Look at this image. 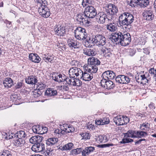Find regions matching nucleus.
I'll return each mask as SVG.
<instances>
[{
	"label": "nucleus",
	"mask_w": 156,
	"mask_h": 156,
	"mask_svg": "<svg viewBox=\"0 0 156 156\" xmlns=\"http://www.w3.org/2000/svg\"><path fill=\"white\" fill-rule=\"evenodd\" d=\"M36 2L41 4L38 11L43 17L47 18L50 15L49 9L47 6V2L46 0H36Z\"/></svg>",
	"instance_id": "1"
},
{
	"label": "nucleus",
	"mask_w": 156,
	"mask_h": 156,
	"mask_svg": "<svg viewBox=\"0 0 156 156\" xmlns=\"http://www.w3.org/2000/svg\"><path fill=\"white\" fill-rule=\"evenodd\" d=\"M58 140L56 138H50L46 140L47 150L46 151V155H51L53 151V148L57 146Z\"/></svg>",
	"instance_id": "2"
},
{
	"label": "nucleus",
	"mask_w": 156,
	"mask_h": 156,
	"mask_svg": "<svg viewBox=\"0 0 156 156\" xmlns=\"http://www.w3.org/2000/svg\"><path fill=\"white\" fill-rule=\"evenodd\" d=\"M94 150V147H86L83 150L81 148H79L73 149L71 151V153L73 155H76L81 153L82 156H86L88 155Z\"/></svg>",
	"instance_id": "3"
},
{
	"label": "nucleus",
	"mask_w": 156,
	"mask_h": 156,
	"mask_svg": "<svg viewBox=\"0 0 156 156\" xmlns=\"http://www.w3.org/2000/svg\"><path fill=\"white\" fill-rule=\"evenodd\" d=\"M105 11L109 16V18L112 19V16L116 14L118 10L117 6L114 4H109L105 7Z\"/></svg>",
	"instance_id": "4"
},
{
	"label": "nucleus",
	"mask_w": 156,
	"mask_h": 156,
	"mask_svg": "<svg viewBox=\"0 0 156 156\" xmlns=\"http://www.w3.org/2000/svg\"><path fill=\"white\" fill-rule=\"evenodd\" d=\"M84 12L87 18H93L97 15L96 9L92 6H87Z\"/></svg>",
	"instance_id": "5"
},
{
	"label": "nucleus",
	"mask_w": 156,
	"mask_h": 156,
	"mask_svg": "<svg viewBox=\"0 0 156 156\" xmlns=\"http://www.w3.org/2000/svg\"><path fill=\"white\" fill-rule=\"evenodd\" d=\"M113 120L116 125L119 126L126 124L129 122V120L126 116H122L121 118L120 116H119L114 117Z\"/></svg>",
	"instance_id": "6"
},
{
	"label": "nucleus",
	"mask_w": 156,
	"mask_h": 156,
	"mask_svg": "<svg viewBox=\"0 0 156 156\" xmlns=\"http://www.w3.org/2000/svg\"><path fill=\"white\" fill-rule=\"evenodd\" d=\"M96 16V21L99 23L103 24L105 22L106 20H110L111 19L109 18L110 16L108 14L107 15L104 12H99Z\"/></svg>",
	"instance_id": "7"
},
{
	"label": "nucleus",
	"mask_w": 156,
	"mask_h": 156,
	"mask_svg": "<svg viewBox=\"0 0 156 156\" xmlns=\"http://www.w3.org/2000/svg\"><path fill=\"white\" fill-rule=\"evenodd\" d=\"M82 70L79 68L77 67H73L70 68L69 70V77L71 78H74L75 76L78 77L80 78Z\"/></svg>",
	"instance_id": "8"
},
{
	"label": "nucleus",
	"mask_w": 156,
	"mask_h": 156,
	"mask_svg": "<svg viewBox=\"0 0 156 156\" xmlns=\"http://www.w3.org/2000/svg\"><path fill=\"white\" fill-rule=\"evenodd\" d=\"M94 43L97 45L104 46L106 43L105 37L101 34H97L94 36Z\"/></svg>",
	"instance_id": "9"
},
{
	"label": "nucleus",
	"mask_w": 156,
	"mask_h": 156,
	"mask_svg": "<svg viewBox=\"0 0 156 156\" xmlns=\"http://www.w3.org/2000/svg\"><path fill=\"white\" fill-rule=\"evenodd\" d=\"M131 0L129 3L130 5L134 7L135 4H136L141 8H145L148 5L149 2L148 0Z\"/></svg>",
	"instance_id": "10"
},
{
	"label": "nucleus",
	"mask_w": 156,
	"mask_h": 156,
	"mask_svg": "<svg viewBox=\"0 0 156 156\" xmlns=\"http://www.w3.org/2000/svg\"><path fill=\"white\" fill-rule=\"evenodd\" d=\"M87 19L84 12L77 14L76 18V20L81 25L89 23V22L88 21Z\"/></svg>",
	"instance_id": "11"
},
{
	"label": "nucleus",
	"mask_w": 156,
	"mask_h": 156,
	"mask_svg": "<svg viewBox=\"0 0 156 156\" xmlns=\"http://www.w3.org/2000/svg\"><path fill=\"white\" fill-rule=\"evenodd\" d=\"M123 34L119 31L113 33L111 34L112 41L113 42H117L121 44L122 42Z\"/></svg>",
	"instance_id": "12"
},
{
	"label": "nucleus",
	"mask_w": 156,
	"mask_h": 156,
	"mask_svg": "<svg viewBox=\"0 0 156 156\" xmlns=\"http://www.w3.org/2000/svg\"><path fill=\"white\" fill-rule=\"evenodd\" d=\"M127 16V15H126L125 13L124 12L121 14L119 17V23L123 28L124 27L126 28L127 27L129 26L126 18Z\"/></svg>",
	"instance_id": "13"
},
{
	"label": "nucleus",
	"mask_w": 156,
	"mask_h": 156,
	"mask_svg": "<svg viewBox=\"0 0 156 156\" xmlns=\"http://www.w3.org/2000/svg\"><path fill=\"white\" fill-rule=\"evenodd\" d=\"M142 15L144 19L147 21L152 20L154 18L153 12L151 9H146Z\"/></svg>",
	"instance_id": "14"
},
{
	"label": "nucleus",
	"mask_w": 156,
	"mask_h": 156,
	"mask_svg": "<svg viewBox=\"0 0 156 156\" xmlns=\"http://www.w3.org/2000/svg\"><path fill=\"white\" fill-rule=\"evenodd\" d=\"M31 149L36 152L44 151L45 150V145L41 142L37 143L33 145Z\"/></svg>",
	"instance_id": "15"
},
{
	"label": "nucleus",
	"mask_w": 156,
	"mask_h": 156,
	"mask_svg": "<svg viewBox=\"0 0 156 156\" xmlns=\"http://www.w3.org/2000/svg\"><path fill=\"white\" fill-rule=\"evenodd\" d=\"M101 83L102 87L108 90L113 88L115 87V84L111 80L107 81L106 79H103Z\"/></svg>",
	"instance_id": "16"
},
{
	"label": "nucleus",
	"mask_w": 156,
	"mask_h": 156,
	"mask_svg": "<svg viewBox=\"0 0 156 156\" xmlns=\"http://www.w3.org/2000/svg\"><path fill=\"white\" fill-rule=\"evenodd\" d=\"M83 67L87 71L92 74L96 73L98 70L97 66L88 64V63L87 64L84 65Z\"/></svg>",
	"instance_id": "17"
},
{
	"label": "nucleus",
	"mask_w": 156,
	"mask_h": 156,
	"mask_svg": "<svg viewBox=\"0 0 156 156\" xmlns=\"http://www.w3.org/2000/svg\"><path fill=\"white\" fill-rule=\"evenodd\" d=\"M136 80L138 83L143 84H145L148 83L149 79H150V77H146L145 75H138L135 77Z\"/></svg>",
	"instance_id": "18"
},
{
	"label": "nucleus",
	"mask_w": 156,
	"mask_h": 156,
	"mask_svg": "<svg viewBox=\"0 0 156 156\" xmlns=\"http://www.w3.org/2000/svg\"><path fill=\"white\" fill-rule=\"evenodd\" d=\"M123 37L122 39V42L121 44L123 46L128 45L131 41V38L129 33H126V34H123Z\"/></svg>",
	"instance_id": "19"
},
{
	"label": "nucleus",
	"mask_w": 156,
	"mask_h": 156,
	"mask_svg": "<svg viewBox=\"0 0 156 156\" xmlns=\"http://www.w3.org/2000/svg\"><path fill=\"white\" fill-rule=\"evenodd\" d=\"M68 44L69 47L72 49L78 48L79 47V42L75 39H68Z\"/></svg>",
	"instance_id": "20"
},
{
	"label": "nucleus",
	"mask_w": 156,
	"mask_h": 156,
	"mask_svg": "<svg viewBox=\"0 0 156 156\" xmlns=\"http://www.w3.org/2000/svg\"><path fill=\"white\" fill-rule=\"evenodd\" d=\"M93 78V74L90 73L82 71L80 78H82L85 81H90Z\"/></svg>",
	"instance_id": "21"
},
{
	"label": "nucleus",
	"mask_w": 156,
	"mask_h": 156,
	"mask_svg": "<svg viewBox=\"0 0 156 156\" xmlns=\"http://www.w3.org/2000/svg\"><path fill=\"white\" fill-rule=\"evenodd\" d=\"M43 137L42 136L37 135L33 136L30 138L29 140L31 144H34L38 143L41 142Z\"/></svg>",
	"instance_id": "22"
},
{
	"label": "nucleus",
	"mask_w": 156,
	"mask_h": 156,
	"mask_svg": "<svg viewBox=\"0 0 156 156\" xmlns=\"http://www.w3.org/2000/svg\"><path fill=\"white\" fill-rule=\"evenodd\" d=\"M101 53L105 57H110L112 56V54L111 53V50L110 48L104 47L101 51Z\"/></svg>",
	"instance_id": "23"
},
{
	"label": "nucleus",
	"mask_w": 156,
	"mask_h": 156,
	"mask_svg": "<svg viewBox=\"0 0 156 156\" xmlns=\"http://www.w3.org/2000/svg\"><path fill=\"white\" fill-rule=\"evenodd\" d=\"M88 63L97 66L100 64L101 62L98 58L92 57L88 59Z\"/></svg>",
	"instance_id": "24"
},
{
	"label": "nucleus",
	"mask_w": 156,
	"mask_h": 156,
	"mask_svg": "<svg viewBox=\"0 0 156 156\" xmlns=\"http://www.w3.org/2000/svg\"><path fill=\"white\" fill-rule=\"evenodd\" d=\"M56 34L60 36H63L66 33V30L63 27L59 26L54 29Z\"/></svg>",
	"instance_id": "25"
},
{
	"label": "nucleus",
	"mask_w": 156,
	"mask_h": 156,
	"mask_svg": "<svg viewBox=\"0 0 156 156\" xmlns=\"http://www.w3.org/2000/svg\"><path fill=\"white\" fill-rule=\"evenodd\" d=\"M106 28L110 32H114L117 30V25L115 23H111L106 25Z\"/></svg>",
	"instance_id": "26"
},
{
	"label": "nucleus",
	"mask_w": 156,
	"mask_h": 156,
	"mask_svg": "<svg viewBox=\"0 0 156 156\" xmlns=\"http://www.w3.org/2000/svg\"><path fill=\"white\" fill-rule=\"evenodd\" d=\"M52 77L55 81L58 82H61L63 81H65L62 74H60L58 75L57 73H52Z\"/></svg>",
	"instance_id": "27"
},
{
	"label": "nucleus",
	"mask_w": 156,
	"mask_h": 156,
	"mask_svg": "<svg viewBox=\"0 0 156 156\" xmlns=\"http://www.w3.org/2000/svg\"><path fill=\"white\" fill-rule=\"evenodd\" d=\"M29 57L30 60L35 63H38L40 61V58L37 54H30Z\"/></svg>",
	"instance_id": "28"
},
{
	"label": "nucleus",
	"mask_w": 156,
	"mask_h": 156,
	"mask_svg": "<svg viewBox=\"0 0 156 156\" xmlns=\"http://www.w3.org/2000/svg\"><path fill=\"white\" fill-rule=\"evenodd\" d=\"M83 51V53L88 56H94L96 54L95 49L85 48Z\"/></svg>",
	"instance_id": "29"
},
{
	"label": "nucleus",
	"mask_w": 156,
	"mask_h": 156,
	"mask_svg": "<svg viewBox=\"0 0 156 156\" xmlns=\"http://www.w3.org/2000/svg\"><path fill=\"white\" fill-rule=\"evenodd\" d=\"M13 143L15 146L17 147H21L25 144V141L23 139L18 138L14 140Z\"/></svg>",
	"instance_id": "30"
},
{
	"label": "nucleus",
	"mask_w": 156,
	"mask_h": 156,
	"mask_svg": "<svg viewBox=\"0 0 156 156\" xmlns=\"http://www.w3.org/2000/svg\"><path fill=\"white\" fill-rule=\"evenodd\" d=\"M3 84L5 87H10L13 85V81L10 78H7L3 81Z\"/></svg>",
	"instance_id": "31"
},
{
	"label": "nucleus",
	"mask_w": 156,
	"mask_h": 156,
	"mask_svg": "<svg viewBox=\"0 0 156 156\" xmlns=\"http://www.w3.org/2000/svg\"><path fill=\"white\" fill-rule=\"evenodd\" d=\"M57 92L56 90L52 88H48L45 93V95L48 97L54 96L56 95Z\"/></svg>",
	"instance_id": "32"
},
{
	"label": "nucleus",
	"mask_w": 156,
	"mask_h": 156,
	"mask_svg": "<svg viewBox=\"0 0 156 156\" xmlns=\"http://www.w3.org/2000/svg\"><path fill=\"white\" fill-rule=\"evenodd\" d=\"M26 82L28 84H34L37 82V79L33 76L28 77L25 80Z\"/></svg>",
	"instance_id": "33"
},
{
	"label": "nucleus",
	"mask_w": 156,
	"mask_h": 156,
	"mask_svg": "<svg viewBox=\"0 0 156 156\" xmlns=\"http://www.w3.org/2000/svg\"><path fill=\"white\" fill-rule=\"evenodd\" d=\"M77 32L78 31L79 34L82 35V36L84 37L85 39L87 38L86 32V30L84 28H83L81 27H77L75 30Z\"/></svg>",
	"instance_id": "34"
},
{
	"label": "nucleus",
	"mask_w": 156,
	"mask_h": 156,
	"mask_svg": "<svg viewBox=\"0 0 156 156\" xmlns=\"http://www.w3.org/2000/svg\"><path fill=\"white\" fill-rule=\"evenodd\" d=\"M147 135V132L140 130L136 131V138H141L144 137Z\"/></svg>",
	"instance_id": "35"
},
{
	"label": "nucleus",
	"mask_w": 156,
	"mask_h": 156,
	"mask_svg": "<svg viewBox=\"0 0 156 156\" xmlns=\"http://www.w3.org/2000/svg\"><path fill=\"white\" fill-rule=\"evenodd\" d=\"M124 136L125 137L136 138V131L129 130L126 133H125Z\"/></svg>",
	"instance_id": "36"
},
{
	"label": "nucleus",
	"mask_w": 156,
	"mask_h": 156,
	"mask_svg": "<svg viewBox=\"0 0 156 156\" xmlns=\"http://www.w3.org/2000/svg\"><path fill=\"white\" fill-rule=\"evenodd\" d=\"M32 130L34 133L40 134L44 133V132L42 131V127L38 126H34L32 127Z\"/></svg>",
	"instance_id": "37"
},
{
	"label": "nucleus",
	"mask_w": 156,
	"mask_h": 156,
	"mask_svg": "<svg viewBox=\"0 0 156 156\" xmlns=\"http://www.w3.org/2000/svg\"><path fill=\"white\" fill-rule=\"evenodd\" d=\"M150 124L147 122H145L141 124H140V129L143 131H145L146 132L147 130L150 129Z\"/></svg>",
	"instance_id": "38"
},
{
	"label": "nucleus",
	"mask_w": 156,
	"mask_h": 156,
	"mask_svg": "<svg viewBox=\"0 0 156 156\" xmlns=\"http://www.w3.org/2000/svg\"><path fill=\"white\" fill-rule=\"evenodd\" d=\"M94 40H95L94 39V36L92 37H87L86 43L87 42L89 44V45L87 46V47H90L92 46H94L95 44V43H94Z\"/></svg>",
	"instance_id": "39"
},
{
	"label": "nucleus",
	"mask_w": 156,
	"mask_h": 156,
	"mask_svg": "<svg viewBox=\"0 0 156 156\" xmlns=\"http://www.w3.org/2000/svg\"><path fill=\"white\" fill-rule=\"evenodd\" d=\"M125 13L126 15H127V16L126 18H127V20L128 21L129 23V25L132 23L133 21L134 20V18L133 15L129 12H125Z\"/></svg>",
	"instance_id": "40"
},
{
	"label": "nucleus",
	"mask_w": 156,
	"mask_h": 156,
	"mask_svg": "<svg viewBox=\"0 0 156 156\" xmlns=\"http://www.w3.org/2000/svg\"><path fill=\"white\" fill-rule=\"evenodd\" d=\"M54 57L52 56H51L48 54L44 55L43 56V59L46 62H52L53 60Z\"/></svg>",
	"instance_id": "41"
},
{
	"label": "nucleus",
	"mask_w": 156,
	"mask_h": 156,
	"mask_svg": "<svg viewBox=\"0 0 156 156\" xmlns=\"http://www.w3.org/2000/svg\"><path fill=\"white\" fill-rule=\"evenodd\" d=\"M26 136L25 133L23 131H18L16 133V137L18 138L23 139Z\"/></svg>",
	"instance_id": "42"
},
{
	"label": "nucleus",
	"mask_w": 156,
	"mask_h": 156,
	"mask_svg": "<svg viewBox=\"0 0 156 156\" xmlns=\"http://www.w3.org/2000/svg\"><path fill=\"white\" fill-rule=\"evenodd\" d=\"M73 144L72 143H69L67 144H65L62 147V150H71L73 147Z\"/></svg>",
	"instance_id": "43"
},
{
	"label": "nucleus",
	"mask_w": 156,
	"mask_h": 156,
	"mask_svg": "<svg viewBox=\"0 0 156 156\" xmlns=\"http://www.w3.org/2000/svg\"><path fill=\"white\" fill-rule=\"evenodd\" d=\"M93 2L92 0H83L82 2V5L83 7L87 6H91Z\"/></svg>",
	"instance_id": "44"
},
{
	"label": "nucleus",
	"mask_w": 156,
	"mask_h": 156,
	"mask_svg": "<svg viewBox=\"0 0 156 156\" xmlns=\"http://www.w3.org/2000/svg\"><path fill=\"white\" fill-rule=\"evenodd\" d=\"M41 91L39 90H35L32 92V95L34 98H37L42 94Z\"/></svg>",
	"instance_id": "45"
},
{
	"label": "nucleus",
	"mask_w": 156,
	"mask_h": 156,
	"mask_svg": "<svg viewBox=\"0 0 156 156\" xmlns=\"http://www.w3.org/2000/svg\"><path fill=\"white\" fill-rule=\"evenodd\" d=\"M90 134L89 133H83L81 134V136L82 137V139L85 140L89 139H90Z\"/></svg>",
	"instance_id": "46"
},
{
	"label": "nucleus",
	"mask_w": 156,
	"mask_h": 156,
	"mask_svg": "<svg viewBox=\"0 0 156 156\" xmlns=\"http://www.w3.org/2000/svg\"><path fill=\"white\" fill-rule=\"evenodd\" d=\"M149 73L156 79V69L154 67L151 68L148 70Z\"/></svg>",
	"instance_id": "47"
},
{
	"label": "nucleus",
	"mask_w": 156,
	"mask_h": 156,
	"mask_svg": "<svg viewBox=\"0 0 156 156\" xmlns=\"http://www.w3.org/2000/svg\"><path fill=\"white\" fill-rule=\"evenodd\" d=\"M123 75H120L118 76L115 78V81L117 82L123 84Z\"/></svg>",
	"instance_id": "48"
},
{
	"label": "nucleus",
	"mask_w": 156,
	"mask_h": 156,
	"mask_svg": "<svg viewBox=\"0 0 156 156\" xmlns=\"http://www.w3.org/2000/svg\"><path fill=\"white\" fill-rule=\"evenodd\" d=\"M78 32V31L76 32L75 31V37L76 38L79 40H83L85 39L82 36V35L79 34Z\"/></svg>",
	"instance_id": "49"
},
{
	"label": "nucleus",
	"mask_w": 156,
	"mask_h": 156,
	"mask_svg": "<svg viewBox=\"0 0 156 156\" xmlns=\"http://www.w3.org/2000/svg\"><path fill=\"white\" fill-rule=\"evenodd\" d=\"M72 79L73 80L71 84V85H73V86H79L80 85V83L78 84L77 83V82H78L79 83L80 82V81L79 80L75 78V77L74 78H72Z\"/></svg>",
	"instance_id": "50"
},
{
	"label": "nucleus",
	"mask_w": 156,
	"mask_h": 156,
	"mask_svg": "<svg viewBox=\"0 0 156 156\" xmlns=\"http://www.w3.org/2000/svg\"><path fill=\"white\" fill-rule=\"evenodd\" d=\"M133 141V140L132 139L125 138L123 139L122 141L120 142L121 144H126L128 143L129 142Z\"/></svg>",
	"instance_id": "51"
},
{
	"label": "nucleus",
	"mask_w": 156,
	"mask_h": 156,
	"mask_svg": "<svg viewBox=\"0 0 156 156\" xmlns=\"http://www.w3.org/2000/svg\"><path fill=\"white\" fill-rule=\"evenodd\" d=\"M63 77L64 80L66 81L67 84L69 85L71 84L73 80L72 78H70V77L69 78L68 77H66L65 76H64Z\"/></svg>",
	"instance_id": "52"
},
{
	"label": "nucleus",
	"mask_w": 156,
	"mask_h": 156,
	"mask_svg": "<svg viewBox=\"0 0 156 156\" xmlns=\"http://www.w3.org/2000/svg\"><path fill=\"white\" fill-rule=\"evenodd\" d=\"M111 72L110 70L105 71L102 74V76L103 77V79H106V80L108 79V76H109V73Z\"/></svg>",
	"instance_id": "53"
},
{
	"label": "nucleus",
	"mask_w": 156,
	"mask_h": 156,
	"mask_svg": "<svg viewBox=\"0 0 156 156\" xmlns=\"http://www.w3.org/2000/svg\"><path fill=\"white\" fill-rule=\"evenodd\" d=\"M101 121H102V125L108 124L110 122L109 118L106 117L101 119Z\"/></svg>",
	"instance_id": "54"
},
{
	"label": "nucleus",
	"mask_w": 156,
	"mask_h": 156,
	"mask_svg": "<svg viewBox=\"0 0 156 156\" xmlns=\"http://www.w3.org/2000/svg\"><path fill=\"white\" fill-rule=\"evenodd\" d=\"M123 77L124 78L123 79V84H126L129 83L130 79L128 76L123 75Z\"/></svg>",
	"instance_id": "55"
},
{
	"label": "nucleus",
	"mask_w": 156,
	"mask_h": 156,
	"mask_svg": "<svg viewBox=\"0 0 156 156\" xmlns=\"http://www.w3.org/2000/svg\"><path fill=\"white\" fill-rule=\"evenodd\" d=\"M65 131H64L63 130H62L61 129H57L55 130L54 133L56 134H58L60 135V136L63 135Z\"/></svg>",
	"instance_id": "56"
},
{
	"label": "nucleus",
	"mask_w": 156,
	"mask_h": 156,
	"mask_svg": "<svg viewBox=\"0 0 156 156\" xmlns=\"http://www.w3.org/2000/svg\"><path fill=\"white\" fill-rule=\"evenodd\" d=\"M0 156H12V154L9 151L5 150L2 152Z\"/></svg>",
	"instance_id": "57"
},
{
	"label": "nucleus",
	"mask_w": 156,
	"mask_h": 156,
	"mask_svg": "<svg viewBox=\"0 0 156 156\" xmlns=\"http://www.w3.org/2000/svg\"><path fill=\"white\" fill-rule=\"evenodd\" d=\"M75 130L74 127L73 126L68 127V128H66L65 130V132L67 133H70L73 132Z\"/></svg>",
	"instance_id": "58"
},
{
	"label": "nucleus",
	"mask_w": 156,
	"mask_h": 156,
	"mask_svg": "<svg viewBox=\"0 0 156 156\" xmlns=\"http://www.w3.org/2000/svg\"><path fill=\"white\" fill-rule=\"evenodd\" d=\"M97 139L100 143L105 142V141L104 137L102 135H99L97 138Z\"/></svg>",
	"instance_id": "59"
},
{
	"label": "nucleus",
	"mask_w": 156,
	"mask_h": 156,
	"mask_svg": "<svg viewBox=\"0 0 156 156\" xmlns=\"http://www.w3.org/2000/svg\"><path fill=\"white\" fill-rule=\"evenodd\" d=\"M111 72L109 73V76H108V79H113L115 76V73L112 71L110 70Z\"/></svg>",
	"instance_id": "60"
},
{
	"label": "nucleus",
	"mask_w": 156,
	"mask_h": 156,
	"mask_svg": "<svg viewBox=\"0 0 156 156\" xmlns=\"http://www.w3.org/2000/svg\"><path fill=\"white\" fill-rule=\"evenodd\" d=\"M113 146V144H101L100 145V147L101 148H104V147H109L110 146Z\"/></svg>",
	"instance_id": "61"
},
{
	"label": "nucleus",
	"mask_w": 156,
	"mask_h": 156,
	"mask_svg": "<svg viewBox=\"0 0 156 156\" xmlns=\"http://www.w3.org/2000/svg\"><path fill=\"white\" fill-rule=\"evenodd\" d=\"M78 62L76 60H73L70 62V65L72 66H76L78 64Z\"/></svg>",
	"instance_id": "62"
},
{
	"label": "nucleus",
	"mask_w": 156,
	"mask_h": 156,
	"mask_svg": "<svg viewBox=\"0 0 156 156\" xmlns=\"http://www.w3.org/2000/svg\"><path fill=\"white\" fill-rule=\"evenodd\" d=\"M135 51L133 49H129V54L131 56H133L135 54Z\"/></svg>",
	"instance_id": "63"
},
{
	"label": "nucleus",
	"mask_w": 156,
	"mask_h": 156,
	"mask_svg": "<svg viewBox=\"0 0 156 156\" xmlns=\"http://www.w3.org/2000/svg\"><path fill=\"white\" fill-rule=\"evenodd\" d=\"M22 86V83L21 82H18L15 86L16 89H18L21 88Z\"/></svg>",
	"instance_id": "64"
}]
</instances>
